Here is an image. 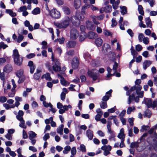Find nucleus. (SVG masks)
Segmentation results:
<instances>
[{
  "label": "nucleus",
  "instance_id": "obj_55",
  "mask_svg": "<svg viewBox=\"0 0 157 157\" xmlns=\"http://www.w3.org/2000/svg\"><path fill=\"white\" fill-rule=\"evenodd\" d=\"M43 104L44 106L46 108H48L49 107H52V105L51 104V103H48L46 101L43 102Z\"/></svg>",
  "mask_w": 157,
  "mask_h": 157
},
{
  "label": "nucleus",
  "instance_id": "obj_38",
  "mask_svg": "<svg viewBox=\"0 0 157 157\" xmlns=\"http://www.w3.org/2000/svg\"><path fill=\"white\" fill-rule=\"evenodd\" d=\"M6 12L12 17H15L16 15V13L13 12L11 10L7 9L6 10Z\"/></svg>",
  "mask_w": 157,
  "mask_h": 157
},
{
  "label": "nucleus",
  "instance_id": "obj_20",
  "mask_svg": "<svg viewBox=\"0 0 157 157\" xmlns=\"http://www.w3.org/2000/svg\"><path fill=\"white\" fill-rule=\"evenodd\" d=\"M86 135L89 140H91L93 139V132L90 130L88 129L86 131Z\"/></svg>",
  "mask_w": 157,
  "mask_h": 157
},
{
  "label": "nucleus",
  "instance_id": "obj_35",
  "mask_svg": "<svg viewBox=\"0 0 157 157\" xmlns=\"http://www.w3.org/2000/svg\"><path fill=\"white\" fill-rule=\"evenodd\" d=\"M29 139L34 138L36 136V134L33 131H30L28 132Z\"/></svg>",
  "mask_w": 157,
  "mask_h": 157
},
{
  "label": "nucleus",
  "instance_id": "obj_4",
  "mask_svg": "<svg viewBox=\"0 0 157 157\" xmlns=\"http://www.w3.org/2000/svg\"><path fill=\"white\" fill-rule=\"evenodd\" d=\"M52 71L55 72H58L60 71L61 69L60 67V63L59 59H54L52 53Z\"/></svg>",
  "mask_w": 157,
  "mask_h": 157
},
{
  "label": "nucleus",
  "instance_id": "obj_61",
  "mask_svg": "<svg viewBox=\"0 0 157 157\" xmlns=\"http://www.w3.org/2000/svg\"><path fill=\"white\" fill-rule=\"evenodd\" d=\"M125 136V134L119 133L117 136V137L121 139V140H124Z\"/></svg>",
  "mask_w": 157,
  "mask_h": 157
},
{
  "label": "nucleus",
  "instance_id": "obj_43",
  "mask_svg": "<svg viewBox=\"0 0 157 157\" xmlns=\"http://www.w3.org/2000/svg\"><path fill=\"white\" fill-rule=\"evenodd\" d=\"M40 9L39 7H36L32 11V13L34 15H37L40 13Z\"/></svg>",
  "mask_w": 157,
  "mask_h": 157
},
{
  "label": "nucleus",
  "instance_id": "obj_31",
  "mask_svg": "<svg viewBox=\"0 0 157 157\" xmlns=\"http://www.w3.org/2000/svg\"><path fill=\"white\" fill-rule=\"evenodd\" d=\"M81 2L80 0H75L74 7L76 9H78L80 6Z\"/></svg>",
  "mask_w": 157,
  "mask_h": 157
},
{
  "label": "nucleus",
  "instance_id": "obj_37",
  "mask_svg": "<svg viewBox=\"0 0 157 157\" xmlns=\"http://www.w3.org/2000/svg\"><path fill=\"white\" fill-rule=\"evenodd\" d=\"M151 111L149 109H147L145 111L144 115V116L149 118L151 117Z\"/></svg>",
  "mask_w": 157,
  "mask_h": 157
},
{
  "label": "nucleus",
  "instance_id": "obj_25",
  "mask_svg": "<svg viewBox=\"0 0 157 157\" xmlns=\"http://www.w3.org/2000/svg\"><path fill=\"white\" fill-rule=\"evenodd\" d=\"M103 40L101 38H98L95 40V43L98 47H100L102 44Z\"/></svg>",
  "mask_w": 157,
  "mask_h": 157
},
{
  "label": "nucleus",
  "instance_id": "obj_59",
  "mask_svg": "<svg viewBox=\"0 0 157 157\" xmlns=\"http://www.w3.org/2000/svg\"><path fill=\"white\" fill-rule=\"evenodd\" d=\"M102 115L101 113L100 114H97L95 116V119L97 121H99L101 120V117Z\"/></svg>",
  "mask_w": 157,
  "mask_h": 157
},
{
  "label": "nucleus",
  "instance_id": "obj_28",
  "mask_svg": "<svg viewBox=\"0 0 157 157\" xmlns=\"http://www.w3.org/2000/svg\"><path fill=\"white\" fill-rule=\"evenodd\" d=\"M90 5L85 4L82 7V9L81 13H80V15L83 16V15L85 14L86 13V10L90 7Z\"/></svg>",
  "mask_w": 157,
  "mask_h": 157
},
{
  "label": "nucleus",
  "instance_id": "obj_18",
  "mask_svg": "<svg viewBox=\"0 0 157 157\" xmlns=\"http://www.w3.org/2000/svg\"><path fill=\"white\" fill-rule=\"evenodd\" d=\"M12 70V67L11 64H8L5 66L3 68V71L6 73H9Z\"/></svg>",
  "mask_w": 157,
  "mask_h": 157
},
{
  "label": "nucleus",
  "instance_id": "obj_34",
  "mask_svg": "<svg viewBox=\"0 0 157 157\" xmlns=\"http://www.w3.org/2000/svg\"><path fill=\"white\" fill-rule=\"evenodd\" d=\"M64 127V125L62 124L59 126L57 129V132L60 135H62L63 133V129Z\"/></svg>",
  "mask_w": 157,
  "mask_h": 157
},
{
  "label": "nucleus",
  "instance_id": "obj_54",
  "mask_svg": "<svg viewBox=\"0 0 157 157\" xmlns=\"http://www.w3.org/2000/svg\"><path fill=\"white\" fill-rule=\"evenodd\" d=\"M131 52L133 56V58H134L136 55L137 54V53L135 50L133 46H132L130 49Z\"/></svg>",
  "mask_w": 157,
  "mask_h": 157
},
{
  "label": "nucleus",
  "instance_id": "obj_3",
  "mask_svg": "<svg viewBox=\"0 0 157 157\" xmlns=\"http://www.w3.org/2000/svg\"><path fill=\"white\" fill-rule=\"evenodd\" d=\"M71 22L70 18L67 16L61 20L60 23H56V25L60 29L66 28L69 25Z\"/></svg>",
  "mask_w": 157,
  "mask_h": 157
},
{
  "label": "nucleus",
  "instance_id": "obj_47",
  "mask_svg": "<svg viewBox=\"0 0 157 157\" xmlns=\"http://www.w3.org/2000/svg\"><path fill=\"white\" fill-rule=\"evenodd\" d=\"M24 115V112L22 110H19L18 112V115L16 116V117L17 119H19V118L21 119L23 118L22 116Z\"/></svg>",
  "mask_w": 157,
  "mask_h": 157
},
{
  "label": "nucleus",
  "instance_id": "obj_24",
  "mask_svg": "<svg viewBox=\"0 0 157 157\" xmlns=\"http://www.w3.org/2000/svg\"><path fill=\"white\" fill-rule=\"evenodd\" d=\"M76 45L75 42L74 41H69L66 44V46L68 48L74 47Z\"/></svg>",
  "mask_w": 157,
  "mask_h": 157
},
{
  "label": "nucleus",
  "instance_id": "obj_42",
  "mask_svg": "<svg viewBox=\"0 0 157 157\" xmlns=\"http://www.w3.org/2000/svg\"><path fill=\"white\" fill-rule=\"evenodd\" d=\"M23 74V70L20 69L16 73V75L19 78H21Z\"/></svg>",
  "mask_w": 157,
  "mask_h": 157
},
{
  "label": "nucleus",
  "instance_id": "obj_2",
  "mask_svg": "<svg viewBox=\"0 0 157 157\" xmlns=\"http://www.w3.org/2000/svg\"><path fill=\"white\" fill-rule=\"evenodd\" d=\"M84 16L80 15V12L77 10L76 12L75 16H72L70 18L71 22L73 25L76 27H78L80 24V21L82 20Z\"/></svg>",
  "mask_w": 157,
  "mask_h": 157
},
{
  "label": "nucleus",
  "instance_id": "obj_12",
  "mask_svg": "<svg viewBox=\"0 0 157 157\" xmlns=\"http://www.w3.org/2000/svg\"><path fill=\"white\" fill-rule=\"evenodd\" d=\"M112 92V90H110L109 91L106 93L105 95L104 96L102 99L103 101H107L109 99L110 97L111 96V93Z\"/></svg>",
  "mask_w": 157,
  "mask_h": 157
},
{
  "label": "nucleus",
  "instance_id": "obj_41",
  "mask_svg": "<svg viewBox=\"0 0 157 157\" xmlns=\"http://www.w3.org/2000/svg\"><path fill=\"white\" fill-rule=\"evenodd\" d=\"M0 78L3 81V85L4 86V84H5L6 77L5 74L4 72L0 73Z\"/></svg>",
  "mask_w": 157,
  "mask_h": 157
},
{
  "label": "nucleus",
  "instance_id": "obj_49",
  "mask_svg": "<svg viewBox=\"0 0 157 157\" xmlns=\"http://www.w3.org/2000/svg\"><path fill=\"white\" fill-rule=\"evenodd\" d=\"M100 106L102 109H105L107 107V102L102 101L100 103Z\"/></svg>",
  "mask_w": 157,
  "mask_h": 157
},
{
  "label": "nucleus",
  "instance_id": "obj_7",
  "mask_svg": "<svg viewBox=\"0 0 157 157\" xmlns=\"http://www.w3.org/2000/svg\"><path fill=\"white\" fill-rule=\"evenodd\" d=\"M49 14L52 18L55 19H59L61 17L60 12L56 9H53L51 10Z\"/></svg>",
  "mask_w": 157,
  "mask_h": 157
},
{
  "label": "nucleus",
  "instance_id": "obj_8",
  "mask_svg": "<svg viewBox=\"0 0 157 157\" xmlns=\"http://www.w3.org/2000/svg\"><path fill=\"white\" fill-rule=\"evenodd\" d=\"M101 149L104 151L103 154L105 156H107L110 154V151L111 150L112 147L109 145H104L101 147Z\"/></svg>",
  "mask_w": 157,
  "mask_h": 157
},
{
  "label": "nucleus",
  "instance_id": "obj_16",
  "mask_svg": "<svg viewBox=\"0 0 157 157\" xmlns=\"http://www.w3.org/2000/svg\"><path fill=\"white\" fill-rule=\"evenodd\" d=\"M153 140L155 143L153 144V147L154 149L157 151V134L155 133L153 136Z\"/></svg>",
  "mask_w": 157,
  "mask_h": 157
},
{
  "label": "nucleus",
  "instance_id": "obj_17",
  "mask_svg": "<svg viewBox=\"0 0 157 157\" xmlns=\"http://www.w3.org/2000/svg\"><path fill=\"white\" fill-rule=\"evenodd\" d=\"M41 71L40 70L37 69L36 73L34 74L33 78L35 80H38L41 75Z\"/></svg>",
  "mask_w": 157,
  "mask_h": 157
},
{
  "label": "nucleus",
  "instance_id": "obj_10",
  "mask_svg": "<svg viewBox=\"0 0 157 157\" xmlns=\"http://www.w3.org/2000/svg\"><path fill=\"white\" fill-rule=\"evenodd\" d=\"M78 31L75 29H72L71 31L70 36L72 39H76L79 35Z\"/></svg>",
  "mask_w": 157,
  "mask_h": 157
},
{
  "label": "nucleus",
  "instance_id": "obj_45",
  "mask_svg": "<svg viewBox=\"0 0 157 157\" xmlns=\"http://www.w3.org/2000/svg\"><path fill=\"white\" fill-rule=\"evenodd\" d=\"M138 10L140 14L142 15H144V12L143 10V8L141 5H139L138 6Z\"/></svg>",
  "mask_w": 157,
  "mask_h": 157
},
{
  "label": "nucleus",
  "instance_id": "obj_30",
  "mask_svg": "<svg viewBox=\"0 0 157 157\" xmlns=\"http://www.w3.org/2000/svg\"><path fill=\"white\" fill-rule=\"evenodd\" d=\"M86 37V33L85 32H81L79 37L80 41H82L84 40Z\"/></svg>",
  "mask_w": 157,
  "mask_h": 157
},
{
  "label": "nucleus",
  "instance_id": "obj_22",
  "mask_svg": "<svg viewBox=\"0 0 157 157\" xmlns=\"http://www.w3.org/2000/svg\"><path fill=\"white\" fill-rule=\"evenodd\" d=\"M97 36V34L93 32H90L88 33V37L90 39H94Z\"/></svg>",
  "mask_w": 157,
  "mask_h": 157
},
{
  "label": "nucleus",
  "instance_id": "obj_26",
  "mask_svg": "<svg viewBox=\"0 0 157 157\" xmlns=\"http://www.w3.org/2000/svg\"><path fill=\"white\" fill-rule=\"evenodd\" d=\"M152 62L150 60H145L143 64V68L146 70L147 68L149 67L151 64Z\"/></svg>",
  "mask_w": 157,
  "mask_h": 157
},
{
  "label": "nucleus",
  "instance_id": "obj_5",
  "mask_svg": "<svg viewBox=\"0 0 157 157\" xmlns=\"http://www.w3.org/2000/svg\"><path fill=\"white\" fill-rule=\"evenodd\" d=\"M13 57L15 64L18 66H20L21 65L23 61V58L20 57L18 51L17 49H15L13 50Z\"/></svg>",
  "mask_w": 157,
  "mask_h": 157
},
{
  "label": "nucleus",
  "instance_id": "obj_60",
  "mask_svg": "<svg viewBox=\"0 0 157 157\" xmlns=\"http://www.w3.org/2000/svg\"><path fill=\"white\" fill-rule=\"evenodd\" d=\"M24 38V36L22 35H19L18 37L17 41L18 43H20L22 41Z\"/></svg>",
  "mask_w": 157,
  "mask_h": 157
},
{
  "label": "nucleus",
  "instance_id": "obj_9",
  "mask_svg": "<svg viewBox=\"0 0 157 157\" xmlns=\"http://www.w3.org/2000/svg\"><path fill=\"white\" fill-rule=\"evenodd\" d=\"M128 95H129V96L128 98V103L129 105H130L134 100L136 102L138 103L139 102V98L140 97L138 95V96L136 97H135L134 94H132V95H130L129 94Z\"/></svg>",
  "mask_w": 157,
  "mask_h": 157
},
{
  "label": "nucleus",
  "instance_id": "obj_56",
  "mask_svg": "<svg viewBox=\"0 0 157 157\" xmlns=\"http://www.w3.org/2000/svg\"><path fill=\"white\" fill-rule=\"evenodd\" d=\"M7 47H8V46L5 44L3 42H0V49L2 48L4 49Z\"/></svg>",
  "mask_w": 157,
  "mask_h": 157
},
{
  "label": "nucleus",
  "instance_id": "obj_63",
  "mask_svg": "<svg viewBox=\"0 0 157 157\" xmlns=\"http://www.w3.org/2000/svg\"><path fill=\"white\" fill-rule=\"evenodd\" d=\"M33 108H37L38 105L37 103L35 101H33L31 104Z\"/></svg>",
  "mask_w": 157,
  "mask_h": 157
},
{
  "label": "nucleus",
  "instance_id": "obj_52",
  "mask_svg": "<svg viewBox=\"0 0 157 157\" xmlns=\"http://www.w3.org/2000/svg\"><path fill=\"white\" fill-rule=\"evenodd\" d=\"M92 19L95 25H98L100 24V23L97 20V17L95 16H92Z\"/></svg>",
  "mask_w": 157,
  "mask_h": 157
},
{
  "label": "nucleus",
  "instance_id": "obj_62",
  "mask_svg": "<svg viewBox=\"0 0 157 157\" xmlns=\"http://www.w3.org/2000/svg\"><path fill=\"white\" fill-rule=\"evenodd\" d=\"M144 38V36L143 34L142 33H139L138 35V39L140 42H142L143 39Z\"/></svg>",
  "mask_w": 157,
  "mask_h": 157
},
{
  "label": "nucleus",
  "instance_id": "obj_57",
  "mask_svg": "<svg viewBox=\"0 0 157 157\" xmlns=\"http://www.w3.org/2000/svg\"><path fill=\"white\" fill-rule=\"evenodd\" d=\"M27 10V8L26 6H24L21 7L18 10V11L19 12H24L26 11Z\"/></svg>",
  "mask_w": 157,
  "mask_h": 157
},
{
  "label": "nucleus",
  "instance_id": "obj_33",
  "mask_svg": "<svg viewBox=\"0 0 157 157\" xmlns=\"http://www.w3.org/2000/svg\"><path fill=\"white\" fill-rule=\"evenodd\" d=\"M84 59L87 61L90 62L91 60L90 55L88 52H85L83 54Z\"/></svg>",
  "mask_w": 157,
  "mask_h": 157
},
{
  "label": "nucleus",
  "instance_id": "obj_46",
  "mask_svg": "<svg viewBox=\"0 0 157 157\" xmlns=\"http://www.w3.org/2000/svg\"><path fill=\"white\" fill-rule=\"evenodd\" d=\"M62 9L63 11L65 14H69L70 13V10L68 7L66 6H63Z\"/></svg>",
  "mask_w": 157,
  "mask_h": 157
},
{
  "label": "nucleus",
  "instance_id": "obj_14",
  "mask_svg": "<svg viewBox=\"0 0 157 157\" xmlns=\"http://www.w3.org/2000/svg\"><path fill=\"white\" fill-rule=\"evenodd\" d=\"M28 66L30 68V72L31 74H33L35 69L36 67L32 61H30L29 62Z\"/></svg>",
  "mask_w": 157,
  "mask_h": 157
},
{
  "label": "nucleus",
  "instance_id": "obj_53",
  "mask_svg": "<svg viewBox=\"0 0 157 157\" xmlns=\"http://www.w3.org/2000/svg\"><path fill=\"white\" fill-rule=\"evenodd\" d=\"M152 106L151 108L154 109L157 106V99H155L153 101H152Z\"/></svg>",
  "mask_w": 157,
  "mask_h": 157
},
{
  "label": "nucleus",
  "instance_id": "obj_51",
  "mask_svg": "<svg viewBox=\"0 0 157 157\" xmlns=\"http://www.w3.org/2000/svg\"><path fill=\"white\" fill-rule=\"evenodd\" d=\"M74 53L75 52L74 50H70L66 52V55L70 56H72L74 55Z\"/></svg>",
  "mask_w": 157,
  "mask_h": 157
},
{
  "label": "nucleus",
  "instance_id": "obj_44",
  "mask_svg": "<svg viewBox=\"0 0 157 157\" xmlns=\"http://www.w3.org/2000/svg\"><path fill=\"white\" fill-rule=\"evenodd\" d=\"M71 147L69 146H67L64 148V150L63 151V153L64 154H67L70 151Z\"/></svg>",
  "mask_w": 157,
  "mask_h": 157
},
{
  "label": "nucleus",
  "instance_id": "obj_32",
  "mask_svg": "<svg viewBox=\"0 0 157 157\" xmlns=\"http://www.w3.org/2000/svg\"><path fill=\"white\" fill-rule=\"evenodd\" d=\"M136 108L135 106H129L127 109V113L128 114H130L132 112H134Z\"/></svg>",
  "mask_w": 157,
  "mask_h": 157
},
{
  "label": "nucleus",
  "instance_id": "obj_48",
  "mask_svg": "<svg viewBox=\"0 0 157 157\" xmlns=\"http://www.w3.org/2000/svg\"><path fill=\"white\" fill-rule=\"evenodd\" d=\"M120 1L119 0H117L115 2L112 4L113 8L114 9H117L118 8V6L120 3Z\"/></svg>",
  "mask_w": 157,
  "mask_h": 157
},
{
  "label": "nucleus",
  "instance_id": "obj_29",
  "mask_svg": "<svg viewBox=\"0 0 157 157\" xmlns=\"http://www.w3.org/2000/svg\"><path fill=\"white\" fill-rule=\"evenodd\" d=\"M20 121V123L19 124V126L20 127L22 128H26V126L25 124V121L24 120L23 118L21 119L19 118V119H17Z\"/></svg>",
  "mask_w": 157,
  "mask_h": 157
},
{
  "label": "nucleus",
  "instance_id": "obj_50",
  "mask_svg": "<svg viewBox=\"0 0 157 157\" xmlns=\"http://www.w3.org/2000/svg\"><path fill=\"white\" fill-rule=\"evenodd\" d=\"M104 8L105 9V12L106 13H109L112 11V7L110 5L107 6Z\"/></svg>",
  "mask_w": 157,
  "mask_h": 157
},
{
  "label": "nucleus",
  "instance_id": "obj_27",
  "mask_svg": "<svg viewBox=\"0 0 157 157\" xmlns=\"http://www.w3.org/2000/svg\"><path fill=\"white\" fill-rule=\"evenodd\" d=\"M140 142L137 141H135L130 144V147L131 148H137L139 146Z\"/></svg>",
  "mask_w": 157,
  "mask_h": 157
},
{
  "label": "nucleus",
  "instance_id": "obj_15",
  "mask_svg": "<svg viewBox=\"0 0 157 157\" xmlns=\"http://www.w3.org/2000/svg\"><path fill=\"white\" fill-rule=\"evenodd\" d=\"M58 77L59 78H60V83L62 85L64 86L69 85V83L64 79L62 75L58 74Z\"/></svg>",
  "mask_w": 157,
  "mask_h": 157
},
{
  "label": "nucleus",
  "instance_id": "obj_23",
  "mask_svg": "<svg viewBox=\"0 0 157 157\" xmlns=\"http://www.w3.org/2000/svg\"><path fill=\"white\" fill-rule=\"evenodd\" d=\"M109 134V140L110 141L113 140L115 141L116 139L115 138V133L114 131H112L111 132H108Z\"/></svg>",
  "mask_w": 157,
  "mask_h": 157
},
{
  "label": "nucleus",
  "instance_id": "obj_64",
  "mask_svg": "<svg viewBox=\"0 0 157 157\" xmlns=\"http://www.w3.org/2000/svg\"><path fill=\"white\" fill-rule=\"evenodd\" d=\"M76 150L75 147H73L71 150V153L72 155H75L76 153Z\"/></svg>",
  "mask_w": 157,
  "mask_h": 157
},
{
  "label": "nucleus",
  "instance_id": "obj_13",
  "mask_svg": "<svg viewBox=\"0 0 157 157\" xmlns=\"http://www.w3.org/2000/svg\"><path fill=\"white\" fill-rule=\"evenodd\" d=\"M86 25L88 29L92 30H95L96 28L95 26L92 23V22L89 21H86Z\"/></svg>",
  "mask_w": 157,
  "mask_h": 157
},
{
  "label": "nucleus",
  "instance_id": "obj_19",
  "mask_svg": "<svg viewBox=\"0 0 157 157\" xmlns=\"http://www.w3.org/2000/svg\"><path fill=\"white\" fill-rule=\"evenodd\" d=\"M152 100L150 98H144V102L148 108H151Z\"/></svg>",
  "mask_w": 157,
  "mask_h": 157
},
{
  "label": "nucleus",
  "instance_id": "obj_21",
  "mask_svg": "<svg viewBox=\"0 0 157 157\" xmlns=\"http://www.w3.org/2000/svg\"><path fill=\"white\" fill-rule=\"evenodd\" d=\"M110 46L107 44H104L102 47V51L103 53H106L108 52V50L109 49Z\"/></svg>",
  "mask_w": 157,
  "mask_h": 157
},
{
  "label": "nucleus",
  "instance_id": "obj_39",
  "mask_svg": "<svg viewBox=\"0 0 157 157\" xmlns=\"http://www.w3.org/2000/svg\"><path fill=\"white\" fill-rule=\"evenodd\" d=\"M41 78H45L46 80L48 81H51L52 79L50 77V74L48 73H47L43 75Z\"/></svg>",
  "mask_w": 157,
  "mask_h": 157
},
{
  "label": "nucleus",
  "instance_id": "obj_36",
  "mask_svg": "<svg viewBox=\"0 0 157 157\" xmlns=\"http://www.w3.org/2000/svg\"><path fill=\"white\" fill-rule=\"evenodd\" d=\"M145 23L147 27L151 28L152 24L150 18L147 17L145 18Z\"/></svg>",
  "mask_w": 157,
  "mask_h": 157
},
{
  "label": "nucleus",
  "instance_id": "obj_1",
  "mask_svg": "<svg viewBox=\"0 0 157 157\" xmlns=\"http://www.w3.org/2000/svg\"><path fill=\"white\" fill-rule=\"evenodd\" d=\"M141 82V79H137L135 81V85L131 87L130 89L126 92V95L128 96L129 94H132V91L136 90L137 95H138L140 98H143L144 92L143 91H141L142 89V86L140 85Z\"/></svg>",
  "mask_w": 157,
  "mask_h": 157
},
{
  "label": "nucleus",
  "instance_id": "obj_40",
  "mask_svg": "<svg viewBox=\"0 0 157 157\" xmlns=\"http://www.w3.org/2000/svg\"><path fill=\"white\" fill-rule=\"evenodd\" d=\"M120 8L121 9V13L122 15H124L127 13V8L125 6H121Z\"/></svg>",
  "mask_w": 157,
  "mask_h": 157
},
{
  "label": "nucleus",
  "instance_id": "obj_11",
  "mask_svg": "<svg viewBox=\"0 0 157 157\" xmlns=\"http://www.w3.org/2000/svg\"><path fill=\"white\" fill-rule=\"evenodd\" d=\"M79 65V62L78 58L77 57H75L72 59L71 63L72 68L75 69H77Z\"/></svg>",
  "mask_w": 157,
  "mask_h": 157
},
{
  "label": "nucleus",
  "instance_id": "obj_58",
  "mask_svg": "<svg viewBox=\"0 0 157 157\" xmlns=\"http://www.w3.org/2000/svg\"><path fill=\"white\" fill-rule=\"evenodd\" d=\"M118 66V64L116 62H115L114 63L113 66V70L114 71V73H116L117 71V68Z\"/></svg>",
  "mask_w": 157,
  "mask_h": 157
},
{
  "label": "nucleus",
  "instance_id": "obj_6",
  "mask_svg": "<svg viewBox=\"0 0 157 157\" xmlns=\"http://www.w3.org/2000/svg\"><path fill=\"white\" fill-rule=\"evenodd\" d=\"M87 73L89 76L92 78L94 81L97 80L99 75L97 70L95 68L88 70Z\"/></svg>",
  "mask_w": 157,
  "mask_h": 157
}]
</instances>
